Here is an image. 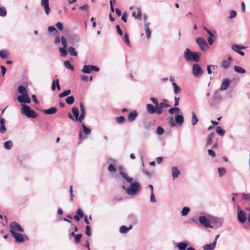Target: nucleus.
<instances>
[{
  "label": "nucleus",
  "instance_id": "nucleus-1",
  "mask_svg": "<svg viewBox=\"0 0 250 250\" xmlns=\"http://www.w3.org/2000/svg\"><path fill=\"white\" fill-rule=\"evenodd\" d=\"M123 167H120L119 168V174L125 179L128 183H130V185L128 188H126L125 185L123 186V188L125 190V192L129 195H135L138 191L141 189L140 184L138 182H134L132 183L133 179L127 176V174L124 172Z\"/></svg>",
  "mask_w": 250,
  "mask_h": 250
},
{
  "label": "nucleus",
  "instance_id": "nucleus-2",
  "mask_svg": "<svg viewBox=\"0 0 250 250\" xmlns=\"http://www.w3.org/2000/svg\"><path fill=\"white\" fill-rule=\"evenodd\" d=\"M170 105L167 103L164 102L159 104L158 106H154L151 104H147L146 105V110L148 113L153 114L156 113L157 115H160L163 112V109L164 107H169Z\"/></svg>",
  "mask_w": 250,
  "mask_h": 250
},
{
  "label": "nucleus",
  "instance_id": "nucleus-3",
  "mask_svg": "<svg viewBox=\"0 0 250 250\" xmlns=\"http://www.w3.org/2000/svg\"><path fill=\"white\" fill-rule=\"evenodd\" d=\"M184 57L187 62L193 61L195 62H198L200 60L199 53L192 52L188 48L185 49L184 53Z\"/></svg>",
  "mask_w": 250,
  "mask_h": 250
},
{
  "label": "nucleus",
  "instance_id": "nucleus-4",
  "mask_svg": "<svg viewBox=\"0 0 250 250\" xmlns=\"http://www.w3.org/2000/svg\"><path fill=\"white\" fill-rule=\"evenodd\" d=\"M22 108L21 109V113L25 115L28 118H36L38 116V114L28 105L25 104H21Z\"/></svg>",
  "mask_w": 250,
  "mask_h": 250
},
{
  "label": "nucleus",
  "instance_id": "nucleus-5",
  "mask_svg": "<svg viewBox=\"0 0 250 250\" xmlns=\"http://www.w3.org/2000/svg\"><path fill=\"white\" fill-rule=\"evenodd\" d=\"M222 97L218 91L214 93L213 96L208 101V104L210 107H213L218 105L221 100Z\"/></svg>",
  "mask_w": 250,
  "mask_h": 250
},
{
  "label": "nucleus",
  "instance_id": "nucleus-6",
  "mask_svg": "<svg viewBox=\"0 0 250 250\" xmlns=\"http://www.w3.org/2000/svg\"><path fill=\"white\" fill-rule=\"evenodd\" d=\"M82 126L83 127L84 134H83L82 130H80L79 134V139L81 141L86 139L87 137L86 135H89L91 132V129L87 127L84 124H82Z\"/></svg>",
  "mask_w": 250,
  "mask_h": 250
},
{
  "label": "nucleus",
  "instance_id": "nucleus-7",
  "mask_svg": "<svg viewBox=\"0 0 250 250\" xmlns=\"http://www.w3.org/2000/svg\"><path fill=\"white\" fill-rule=\"evenodd\" d=\"M100 70V68L94 65H84L82 70L83 73L90 74L92 71L98 72Z\"/></svg>",
  "mask_w": 250,
  "mask_h": 250
},
{
  "label": "nucleus",
  "instance_id": "nucleus-8",
  "mask_svg": "<svg viewBox=\"0 0 250 250\" xmlns=\"http://www.w3.org/2000/svg\"><path fill=\"white\" fill-rule=\"evenodd\" d=\"M10 228V233L12 234V232L19 231L23 232L24 229L20 226L19 224L16 222H13L9 225Z\"/></svg>",
  "mask_w": 250,
  "mask_h": 250
},
{
  "label": "nucleus",
  "instance_id": "nucleus-9",
  "mask_svg": "<svg viewBox=\"0 0 250 250\" xmlns=\"http://www.w3.org/2000/svg\"><path fill=\"white\" fill-rule=\"evenodd\" d=\"M196 41L202 51H204L207 50L208 48V43L202 37H198L196 38Z\"/></svg>",
  "mask_w": 250,
  "mask_h": 250
},
{
  "label": "nucleus",
  "instance_id": "nucleus-10",
  "mask_svg": "<svg viewBox=\"0 0 250 250\" xmlns=\"http://www.w3.org/2000/svg\"><path fill=\"white\" fill-rule=\"evenodd\" d=\"M192 70L193 75L196 77L200 76L203 72L202 69L197 63L193 64Z\"/></svg>",
  "mask_w": 250,
  "mask_h": 250
},
{
  "label": "nucleus",
  "instance_id": "nucleus-11",
  "mask_svg": "<svg viewBox=\"0 0 250 250\" xmlns=\"http://www.w3.org/2000/svg\"><path fill=\"white\" fill-rule=\"evenodd\" d=\"M199 222L206 228H213V225H210V221L206 217L204 216H200L199 217Z\"/></svg>",
  "mask_w": 250,
  "mask_h": 250
},
{
  "label": "nucleus",
  "instance_id": "nucleus-12",
  "mask_svg": "<svg viewBox=\"0 0 250 250\" xmlns=\"http://www.w3.org/2000/svg\"><path fill=\"white\" fill-rule=\"evenodd\" d=\"M17 99L20 103L23 104H28L31 102V99L29 97L28 93L19 95Z\"/></svg>",
  "mask_w": 250,
  "mask_h": 250
},
{
  "label": "nucleus",
  "instance_id": "nucleus-13",
  "mask_svg": "<svg viewBox=\"0 0 250 250\" xmlns=\"http://www.w3.org/2000/svg\"><path fill=\"white\" fill-rule=\"evenodd\" d=\"M237 219L240 223H244L247 219L246 213L242 210L238 211Z\"/></svg>",
  "mask_w": 250,
  "mask_h": 250
},
{
  "label": "nucleus",
  "instance_id": "nucleus-14",
  "mask_svg": "<svg viewBox=\"0 0 250 250\" xmlns=\"http://www.w3.org/2000/svg\"><path fill=\"white\" fill-rule=\"evenodd\" d=\"M231 59V57L229 56L227 60H224L221 62V67L225 69H228L230 65Z\"/></svg>",
  "mask_w": 250,
  "mask_h": 250
},
{
  "label": "nucleus",
  "instance_id": "nucleus-15",
  "mask_svg": "<svg viewBox=\"0 0 250 250\" xmlns=\"http://www.w3.org/2000/svg\"><path fill=\"white\" fill-rule=\"evenodd\" d=\"M11 234L12 236L14 237L17 242L22 243L24 242V238L21 234L12 231Z\"/></svg>",
  "mask_w": 250,
  "mask_h": 250
},
{
  "label": "nucleus",
  "instance_id": "nucleus-16",
  "mask_svg": "<svg viewBox=\"0 0 250 250\" xmlns=\"http://www.w3.org/2000/svg\"><path fill=\"white\" fill-rule=\"evenodd\" d=\"M41 5L44 8L46 15H48L50 11L49 0H41Z\"/></svg>",
  "mask_w": 250,
  "mask_h": 250
},
{
  "label": "nucleus",
  "instance_id": "nucleus-17",
  "mask_svg": "<svg viewBox=\"0 0 250 250\" xmlns=\"http://www.w3.org/2000/svg\"><path fill=\"white\" fill-rule=\"evenodd\" d=\"M107 162L108 163H111L108 167V170L109 172H115L117 170L116 166L114 165L116 163L115 160L113 158H109Z\"/></svg>",
  "mask_w": 250,
  "mask_h": 250
},
{
  "label": "nucleus",
  "instance_id": "nucleus-18",
  "mask_svg": "<svg viewBox=\"0 0 250 250\" xmlns=\"http://www.w3.org/2000/svg\"><path fill=\"white\" fill-rule=\"evenodd\" d=\"M223 222V219L222 218H215L212 220V223L213 225V228L218 229L221 227Z\"/></svg>",
  "mask_w": 250,
  "mask_h": 250
},
{
  "label": "nucleus",
  "instance_id": "nucleus-19",
  "mask_svg": "<svg viewBox=\"0 0 250 250\" xmlns=\"http://www.w3.org/2000/svg\"><path fill=\"white\" fill-rule=\"evenodd\" d=\"M80 121L81 122H82L83 120H84L85 116H86V111L85 109L84 105L83 103H80Z\"/></svg>",
  "mask_w": 250,
  "mask_h": 250
},
{
  "label": "nucleus",
  "instance_id": "nucleus-20",
  "mask_svg": "<svg viewBox=\"0 0 250 250\" xmlns=\"http://www.w3.org/2000/svg\"><path fill=\"white\" fill-rule=\"evenodd\" d=\"M132 17L136 19L141 20L142 19V10L141 8L137 7L132 13Z\"/></svg>",
  "mask_w": 250,
  "mask_h": 250
},
{
  "label": "nucleus",
  "instance_id": "nucleus-21",
  "mask_svg": "<svg viewBox=\"0 0 250 250\" xmlns=\"http://www.w3.org/2000/svg\"><path fill=\"white\" fill-rule=\"evenodd\" d=\"M84 216V213L82 210L80 208H78L76 211V214L75 215L73 218L77 222H79L81 218H82Z\"/></svg>",
  "mask_w": 250,
  "mask_h": 250
},
{
  "label": "nucleus",
  "instance_id": "nucleus-22",
  "mask_svg": "<svg viewBox=\"0 0 250 250\" xmlns=\"http://www.w3.org/2000/svg\"><path fill=\"white\" fill-rule=\"evenodd\" d=\"M72 112L73 116L75 117L76 120L77 122L81 123L80 116L79 115V111L78 108H77L76 107H72Z\"/></svg>",
  "mask_w": 250,
  "mask_h": 250
},
{
  "label": "nucleus",
  "instance_id": "nucleus-23",
  "mask_svg": "<svg viewBox=\"0 0 250 250\" xmlns=\"http://www.w3.org/2000/svg\"><path fill=\"white\" fill-rule=\"evenodd\" d=\"M188 246V242L186 241L177 243L176 245V247L179 250H185Z\"/></svg>",
  "mask_w": 250,
  "mask_h": 250
},
{
  "label": "nucleus",
  "instance_id": "nucleus-24",
  "mask_svg": "<svg viewBox=\"0 0 250 250\" xmlns=\"http://www.w3.org/2000/svg\"><path fill=\"white\" fill-rule=\"evenodd\" d=\"M5 120L4 118H0V132L2 134L5 133L6 127L5 125Z\"/></svg>",
  "mask_w": 250,
  "mask_h": 250
},
{
  "label": "nucleus",
  "instance_id": "nucleus-25",
  "mask_svg": "<svg viewBox=\"0 0 250 250\" xmlns=\"http://www.w3.org/2000/svg\"><path fill=\"white\" fill-rule=\"evenodd\" d=\"M175 120L176 123L180 126H181L184 122L183 116L182 115L176 114Z\"/></svg>",
  "mask_w": 250,
  "mask_h": 250
},
{
  "label": "nucleus",
  "instance_id": "nucleus-26",
  "mask_svg": "<svg viewBox=\"0 0 250 250\" xmlns=\"http://www.w3.org/2000/svg\"><path fill=\"white\" fill-rule=\"evenodd\" d=\"M57 112V108L56 107H52L49 109L42 110V112L45 114L51 115L54 114Z\"/></svg>",
  "mask_w": 250,
  "mask_h": 250
},
{
  "label": "nucleus",
  "instance_id": "nucleus-27",
  "mask_svg": "<svg viewBox=\"0 0 250 250\" xmlns=\"http://www.w3.org/2000/svg\"><path fill=\"white\" fill-rule=\"evenodd\" d=\"M138 116V113L136 110H134L130 112L128 115V120L131 122L134 121Z\"/></svg>",
  "mask_w": 250,
  "mask_h": 250
},
{
  "label": "nucleus",
  "instance_id": "nucleus-28",
  "mask_svg": "<svg viewBox=\"0 0 250 250\" xmlns=\"http://www.w3.org/2000/svg\"><path fill=\"white\" fill-rule=\"evenodd\" d=\"M171 174L174 179L179 176L180 175V171L176 167H171Z\"/></svg>",
  "mask_w": 250,
  "mask_h": 250
},
{
  "label": "nucleus",
  "instance_id": "nucleus-29",
  "mask_svg": "<svg viewBox=\"0 0 250 250\" xmlns=\"http://www.w3.org/2000/svg\"><path fill=\"white\" fill-rule=\"evenodd\" d=\"M215 242H212L210 244H206L203 247L204 250H213L216 246Z\"/></svg>",
  "mask_w": 250,
  "mask_h": 250
},
{
  "label": "nucleus",
  "instance_id": "nucleus-30",
  "mask_svg": "<svg viewBox=\"0 0 250 250\" xmlns=\"http://www.w3.org/2000/svg\"><path fill=\"white\" fill-rule=\"evenodd\" d=\"M230 84L229 79H225V81L222 83L220 90L221 91L226 90Z\"/></svg>",
  "mask_w": 250,
  "mask_h": 250
},
{
  "label": "nucleus",
  "instance_id": "nucleus-31",
  "mask_svg": "<svg viewBox=\"0 0 250 250\" xmlns=\"http://www.w3.org/2000/svg\"><path fill=\"white\" fill-rule=\"evenodd\" d=\"M172 82V85L174 88V92L175 94H178L181 91V88L174 82V79H170Z\"/></svg>",
  "mask_w": 250,
  "mask_h": 250
},
{
  "label": "nucleus",
  "instance_id": "nucleus-32",
  "mask_svg": "<svg viewBox=\"0 0 250 250\" xmlns=\"http://www.w3.org/2000/svg\"><path fill=\"white\" fill-rule=\"evenodd\" d=\"M149 22L145 23L144 26H145V32H146L147 39H149L151 37V31L149 29Z\"/></svg>",
  "mask_w": 250,
  "mask_h": 250
},
{
  "label": "nucleus",
  "instance_id": "nucleus-33",
  "mask_svg": "<svg viewBox=\"0 0 250 250\" xmlns=\"http://www.w3.org/2000/svg\"><path fill=\"white\" fill-rule=\"evenodd\" d=\"M56 86H57V88L58 90H60L61 89V88H60V86L59 85V79H56L53 82L52 86H51L52 90L54 91L55 90Z\"/></svg>",
  "mask_w": 250,
  "mask_h": 250
},
{
  "label": "nucleus",
  "instance_id": "nucleus-34",
  "mask_svg": "<svg viewBox=\"0 0 250 250\" xmlns=\"http://www.w3.org/2000/svg\"><path fill=\"white\" fill-rule=\"evenodd\" d=\"M56 86H57V88L58 90H60L61 89V88H60V86L59 85V79H56L53 82L52 86H51L52 90L54 91L55 90Z\"/></svg>",
  "mask_w": 250,
  "mask_h": 250
},
{
  "label": "nucleus",
  "instance_id": "nucleus-35",
  "mask_svg": "<svg viewBox=\"0 0 250 250\" xmlns=\"http://www.w3.org/2000/svg\"><path fill=\"white\" fill-rule=\"evenodd\" d=\"M214 134L213 133H210L207 137L206 146H208L212 143V138L214 137Z\"/></svg>",
  "mask_w": 250,
  "mask_h": 250
},
{
  "label": "nucleus",
  "instance_id": "nucleus-36",
  "mask_svg": "<svg viewBox=\"0 0 250 250\" xmlns=\"http://www.w3.org/2000/svg\"><path fill=\"white\" fill-rule=\"evenodd\" d=\"M18 91L19 93L22 94V95L27 94V91L26 87L22 85L19 86Z\"/></svg>",
  "mask_w": 250,
  "mask_h": 250
},
{
  "label": "nucleus",
  "instance_id": "nucleus-37",
  "mask_svg": "<svg viewBox=\"0 0 250 250\" xmlns=\"http://www.w3.org/2000/svg\"><path fill=\"white\" fill-rule=\"evenodd\" d=\"M246 47L244 46H241L237 44H233L231 46V48L233 50L236 52H238L240 50L245 49Z\"/></svg>",
  "mask_w": 250,
  "mask_h": 250
},
{
  "label": "nucleus",
  "instance_id": "nucleus-38",
  "mask_svg": "<svg viewBox=\"0 0 250 250\" xmlns=\"http://www.w3.org/2000/svg\"><path fill=\"white\" fill-rule=\"evenodd\" d=\"M191 114V124L192 125H195L198 123V119L194 112H192Z\"/></svg>",
  "mask_w": 250,
  "mask_h": 250
},
{
  "label": "nucleus",
  "instance_id": "nucleus-39",
  "mask_svg": "<svg viewBox=\"0 0 250 250\" xmlns=\"http://www.w3.org/2000/svg\"><path fill=\"white\" fill-rule=\"evenodd\" d=\"M234 71L237 73L244 74L246 72L245 70L239 66L235 65L234 66Z\"/></svg>",
  "mask_w": 250,
  "mask_h": 250
},
{
  "label": "nucleus",
  "instance_id": "nucleus-40",
  "mask_svg": "<svg viewBox=\"0 0 250 250\" xmlns=\"http://www.w3.org/2000/svg\"><path fill=\"white\" fill-rule=\"evenodd\" d=\"M132 227L131 226L129 228H127L125 226H122L120 228V232L121 233H126Z\"/></svg>",
  "mask_w": 250,
  "mask_h": 250
},
{
  "label": "nucleus",
  "instance_id": "nucleus-41",
  "mask_svg": "<svg viewBox=\"0 0 250 250\" xmlns=\"http://www.w3.org/2000/svg\"><path fill=\"white\" fill-rule=\"evenodd\" d=\"M13 145V142L9 140L4 143V147L7 150H10L12 148Z\"/></svg>",
  "mask_w": 250,
  "mask_h": 250
},
{
  "label": "nucleus",
  "instance_id": "nucleus-42",
  "mask_svg": "<svg viewBox=\"0 0 250 250\" xmlns=\"http://www.w3.org/2000/svg\"><path fill=\"white\" fill-rule=\"evenodd\" d=\"M8 54V51L6 50L2 49L0 51V57L2 59L7 58Z\"/></svg>",
  "mask_w": 250,
  "mask_h": 250
},
{
  "label": "nucleus",
  "instance_id": "nucleus-43",
  "mask_svg": "<svg viewBox=\"0 0 250 250\" xmlns=\"http://www.w3.org/2000/svg\"><path fill=\"white\" fill-rule=\"evenodd\" d=\"M63 64L64 66L67 68H68L71 70H73L74 69V66L71 65L69 61H65L63 62Z\"/></svg>",
  "mask_w": 250,
  "mask_h": 250
},
{
  "label": "nucleus",
  "instance_id": "nucleus-44",
  "mask_svg": "<svg viewBox=\"0 0 250 250\" xmlns=\"http://www.w3.org/2000/svg\"><path fill=\"white\" fill-rule=\"evenodd\" d=\"M68 53L73 56H77L78 53L76 51L75 48L73 47H70L68 49Z\"/></svg>",
  "mask_w": 250,
  "mask_h": 250
},
{
  "label": "nucleus",
  "instance_id": "nucleus-45",
  "mask_svg": "<svg viewBox=\"0 0 250 250\" xmlns=\"http://www.w3.org/2000/svg\"><path fill=\"white\" fill-rule=\"evenodd\" d=\"M180 109L178 107L175 106L169 109L168 110V113L170 114H173L175 113H178L180 112Z\"/></svg>",
  "mask_w": 250,
  "mask_h": 250
},
{
  "label": "nucleus",
  "instance_id": "nucleus-46",
  "mask_svg": "<svg viewBox=\"0 0 250 250\" xmlns=\"http://www.w3.org/2000/svg\"><path fill=\"white\" fill-rule=\"evenodd\" d=\"M217 169L220 177H222L226 173V169L225 167H218Z\"/></svg>",
  "mask_w": 250,
  "mask_h": 250
},
{
  "label": "nucleus",
  "instance_id": "nucleus-47",
  "mask_svg": "<svg viewBox=\"0 0 250 250\" xmlns=\"http://www.w3.org/2000/svg\"><path fill=\"white\" fill-rule=\"evenodd\" d=\"M75 101V98L73 96L67 97L65 99L66 103L68 104H72Z\"/></svg>",
  "mask_w": 250,
  "mask_h": 250
},
{
  "label": "nucleus",
  "instance_id": "nucleus-48",
  "mask_svg": "<svg viewBox=\"0 0 250 250\" xmlns=\"http://www.w3.org/2000/svg\"><path fill=\"white\" fill-rule=\"evenodd\" d=\"M189 211H190L189 208L187 207H185L182 208L181 213L182 216H186L189 213Z\"/></svg>",
  "mask_w": 250,
  "mask_h": 250
},
{
  "label": "nucleus",
  "instance_id": "nucleus-49",
  "mask_svg": "<svg viewBox=\"0 0 250 250\" xmlns=\"http://www.w3.org/2000/svg\"><path fill=\"white\" fill-rule=\"evenodd\" d=\"M115 120L117 123L119 124H123L125 121V118L124 116L117 117Z\"/></svg>",
  "mask_w": 250,
  "mask_h": 250
},
{
  "label": "nucleus",
  "instance_id": "nucleus-50",
  "mask_svg": "<svg viewBox=\"0 0 250 250\" xmlns=\"http://www.w3.org/2000/svg\"><path fill=\"white\" fill-rule=\"evenodd\" d=\"M216 131L217 133L221 136L224 135L225 133L224 130L220 126H217L216 128Z\"/></svg>",
  "mask_w": 250,
  "mask_h": 250
},
{
  "label": "nucleus",
  "instance_id": "nucleus-51",
  "mask_svg": "<svg viewBox=\"0 0 250 250\" xmlns=\"http://www.w3.org/2000/svg\"><path fill=\"white\" fill-rule=\"evenodd\" d=\"M123 40L128 46H130V42L129 41L128 34L127 33H124Z\"/></svg>",
  "mask_w": 250,
  "mask_h": 250
},
{
  "label": "nucleus",
  "instance_id": "nucleus-52",
  "mask_svg": "<svg viewBox=\"0 0 250 250\" xmlns=\"http://www.w3.org/2000/svg\"><path fill=\"white\" fill-rule=\"evenodd\" d=\"M80 38L78 34H75L71 37V40L73 42H77L80 41Z\"/></svg>",
  "mask_w": 250,
  "mask_h": 250
},
{
  "label": "nucleus",
  "instance_id": "nucleus-53",
  "mask_svg": "<svg viewBox=\"0 0 250 250\" xmlns=\"http://www.w3.org/2000/svg\"><path fill=\"white\" fill-rule=\"evenodd\" d=\"M70 93H71V90L67 89V90L64 91L63 92L60 93L59 95V97L60 98H62V97H64L65 96H66L69 95Z\"/></svg>",
  "mask_w": 250,
  "mask_h": 250
},
{
  "label": "nucleus",
  "instance_id": "nucleus-54",
  "mask_svg": "<svg viewBox=\"0 0 250 250\" xmlns=\"http://www.w3.org/2000/svg\"><path fill=\"white\" fill-rule=\"evenodd\" d=\"M59 51L61 53V55L62 57H65L67 55V53L66 50V48L60 47L59 48Z\"/></svg>",
  "mask_w": 250,
  "mask_h": 250
},
{
  "label": "nucleus",
  "instance_id": "nucleus-55",
  "mask_svg": "<svg viewBox=\"0 0 250 250\" xmlns=\"http://www.w3.org/2000/svg\"><path fill=\"white\" fill-rule=\"evenodd\" d=\"M169 125L171 127H174L176 125L175 120L173 117H170L168 119Z\"/></svg>",
  "mask_w": 250,
  "mask_h": 250
},
{
  "label": "nucleus",
  "instance_id": "nucleus-56",
  "mask_svg": "<svg viewBox=\"0 0 250 250\" xmlns=\"http://www.w3.org/2000/svg\"><path fill=\"white\" fill-rule=\"evenodd\" d=\"M82 237V234H77L75 235L74 240L76 244H78L80 242Z\"/></svg>",
  "mask_w": 250,
  "mask_h": 250
},
{
  "label": "nucleus",
  "instance_id": "nucleus-57",
  "mask_svg": "<svg viewBox=\"0 0 250 250\" xmlns=\"http://www.w3.org/2000/svg\"><path fill=\"white\" fill-rule=\"evenodd\" d=\"M7 12L5 8L3 7H0V16L4 17L6 15Z\"/></svg>",
  "mask_w": 250,
  "mask_h": 250
},
{
  "label": "nucleus",
  "instance_id": "nucleus-58",
  "mask_svg": "<svg viewBox=\"0 0 250 250\" xmlns=\"http://www.w3.org/2000/svg\"><path fill=\"white\" fill-rule=\"evenodd\" d=\"M164 133V128L161 126H158L157 127V130H156V133L158 135H161L163 134Z\"/></svg>",
  "mask_w": 250,
  "mask_h": 250
},
{
  "label": "nucleus",
  "instance_id": "nucleus-59",
  "mask_svg": "<svg viewBox=\"0 0 250 250\" xmlns=\"http://www.w3.org/2000/svg\"><path fill=\"white\" fill-rule=\"evenodd\" d=\"M85 233L88 236H90L91 235V229L89 225H86L85 226Z\"/></svg>",
  "mask_w": 250,
  "mask_h": 250
},
{
  "label": "nucleus",
  "instance_id": "nucleus-60",
  "mask_svg": "<svg viewBox=\"0 0 250 250\" xmlns=\"http://www.w3.org/2000/svg\"><path fill=\"white\" fill-rule=\"evenodd\" d=\"M144 127L146 130H149L151 127V123L147 122H144Z\"/></svg>",
  "mask_w": 250,
  "mask_h": 250
},
{
  "label": "nucleus",
  "instance_id": "nucleus-61",
  "mask_svg": "<svg viewBox=\"0 0 250 250\" xmlns=\"http://www.w3.org/2000/svg\"><path fill=\"white\" fill-rule=\"evenodd\" d=\"M61 39L62 44L63 46L62 47L66 48L67 41H66V39L64 37H63V36H62Z\"/></svg>",
  "mask_w": 250,
  "mask_h": 250
},
{
  "label": "nucleus",
  "instance_id": "nucleus-62",
  "mask_svg": "<svg viewBox=\"0 0 250 250\" xmlns=\"http://www.w3.org/2000/svg\"><path fill=\"white\" fill-rule=\"evenodd\" d=\"M242 199L244 200H246L247 201H250V194H246V193H242Z\"/></svg>",
  "mask_w": 250,
  "mask_h": 250
},
{
  "label": "nucleus",
  "instance_id": "nucleus-63",
  "mask_svg": "<svg viewBox=\"0 0 250 250\" xmlns=\"http://www.w3.org/2000/svg\"><path fill=\"white\" fill-rule=\"evenodd\" d=\"M56 27L58 28V29L62 31L63 29V24L61 22H58L56 24Z\"/></svg>",
  "mask_w": 250,
  "mask_h": 250
},
{
  "label": "nucleus",
  "instance_id": "nucleus-64",
  "mask_svg": "<svg viewBox=\"0 0 250 250\" xmlns=\"http://www.w3.org/2000/svg\"><path fill=\"white\" fill-rule=\"evenodd\" d=\"M236 16V12L234 10H232L230 12V15L229 18L230 19L234 18Z\"/></svg>",
  "mask_w": 250,
  "mask_h": 250
}]
</instances>
